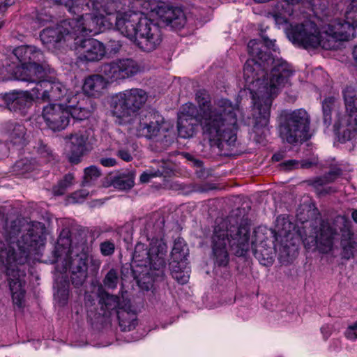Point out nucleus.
<instances>
[{
	"label": "nucleus",
	"instance_id": "nucleus-1",
	"mask_svg": "<svg viewBox=\"0 0 357 357\" xmlns=\"http://www.w3.org/2000/svg\"><path fill=\"white\" fill-rule=\"evenodd\" d=\"M263 43L251 40L248 44V50L252 59L247 60L243 68V76L247 83L256 84L257 91L252 95V116L255 126L265 127L268 125L272 101L280 88L284 86L293 74L291 66L281 59H275L262 50V47L277 51L275 40L261 36Z\"/></svg>",
	"mask_w": 357,
	"mask_h": 357
},
{
	"label": "nucleus",
	"instance_id": "nucleus-2",
	"mask_svg": "<svg viewBox=\"0 0 357 357\" xmlns=\"http://www.w3.org/2000/svg\"><path fill=\"white\" fill-rule=\"evenodd\" d=\"M195 100L199 107L197 122L203 135L211 145L220 150L234 146L237 140L238 105L227 98L215 100L211 104V96L205 89L196 92Z\"/></svg>",
	"mask_w": 357,
	"mask_h": 357
},
{
	"label": "nucleus",
	"instance_id": "nucleus-3",
	"mask_svg": "<svg viewBox=\"0 0 357 357\" xmlns=\"http://www.w3.org/2000/svg\"><path fill=\"white\" fill-rule=\"evenodd\" d=\"M94 3L91 0H67L65 7L77 17L63 20L54 26L44 29L40 34L41 41L47 48L61 49L64 44L76 40L77 35L89 31L96 32L97 17L91 11Z\"/></svg>",
	"mask_w": 357,
	"mask_h": 357
},
{
	"label": "nucleus",
	"instance_id": "nucleus-4",
	"mask_svg": "<svg viewBox=\"0 0 357 357\" xmlns=\"http://www.w3.org/2000/svg\"><path fill=\"white\" fill-rule=\"evenodd\" d=\"M250 227L246 222L229 228L227 220L216 219L211 236V248L218 266H226L229 261L228 244L238 257L247 253L250 248Z\"/></svg>",
	"mask_w": 357,
	"mask_h": 357
},
{
	"label": "nucleus",
	"instance_id": "nucleus-5",
	"mask_svg": "<svg viewBox=\"0 0 357 357\" xmlns=\"http://www.w3.org/2000/svg\"><path fill=\"white\" fill-rule=\"evenodd\" d=\"M71 240L68 231H63L57 240L54 250L56 261L63 263L62 271L70 272V280L75 287H81L87 278L88 254L79 248H71Z\"/></svg>",
	"mask_w": 357,
	"mask_h": 357
},
{
	"label": "nucleus",
	"instance_id": "nucleus-6",
	"mask_svg": "<svg viewBox=\"0 0 357 357\" xmlns=\"http://www.w3.org/2000/svg\"><path fill=\"white\" fill-rule=\"evenodd\" d=\"M288 37L294 43L305 49H316L321 47L329 50L339 48V42L335 38L337 36L328 30V24L324 26L321 30L310 20L291 25Z\"/></svg>",
	"mask_w": 357,
	"mask_h": 357
},
{
	"label": "nucleus",
	"instance_id": "nucleus-7",
	"mask_svg": "<svg viewBox=\"0 0 357 357\" xmlns=\"http://www.w3.org/2000/svg\"><path fill=\"white\" fill-rule=\"evenodd\" d=\"M146 232L148 240H151L149 248L147 249L144 243H137L135 248L133 259L135 262L139 263V266L158 271L157 275L159 276L163 274L166 267L167 245L161 237L162 230L160 226H158L153 231L151 225L148 224Z\"/></svg>",
	"mask_w": 357,
	"mask_h": 357
},
{
	"label": "nucleus",
	"instance_id": "nucleus-8",
	"mask_svg": "<svg viewBox=\"0 0 357 357\" xmlns=\"http://www.w3.org/2000/svg\"><path fill=\"white\" fill-rule=\"evenodd\" d=\"M278 122L280 136L288 144L302 143L310 138L311 117L304 109L282 110Z\"/></svg>",
	"mask_w": 357,
	"mask_h": 357
},
{
	"label": "nucleus",
	"instance_id": "nucleus-9",
	"mask_svg": "<svg viewBox=\"0 0 357 357\" xmlns=\"http://www.w3.org/2000/svg\"><path fill=\"white\" fill-rule=\"evenodd\" d=\"M48 65L45 61L20 66L12 56L6 57L0 63V80L15 79L20 81L36 83V86L44 79Z\"/></svg>",
	"mask_w": 357,
	"mask_h": 357
},
{
	"label": "nucleus",
	"instance_id": "nucleus-10",
	"mask_svg": "<svg viewBox=\"0 0 357 357\" xmlns=\"http://www.w3.org/2000/svg\"><path fill=\"white\" fill-rule=\"evenodd\" d=\"M147 93L142 89L132 88L116 95L114 100L113 114L122 119L135 115L145 105Z\"/></svg>",
	"mask_w": 357,
	"mask_h": 357
},
{
	"label": "nucleus",
	"instance_id": "nucleus-11",
	"mask_svg": "<svg viewBox=\"0 0 357 357\" xmlns=\"http://www.w3.org/2000/svg\"><path fill=\"white\" fill-rule=\"evenodd\" d=\"M162 38L163 33L159 22L146 17L142 20L132 41L142 51L151 52L160 47Z\"/></svg>",
	"mask_w": 357,
	"mask_h": 357
},
{
	"label": "nucleus",
	"instance_id": "nucleus-12",
	"mask_svg": "<svg viewBox=\"0 0 357 357\" xmlns=\"http://www.w3.org/2000/svg\"><path fill=\"white\" fill-rule=\"evenodd\" d=\"M33 96L43 101H61L65 106L70 102L78 103V95L68 92V89L60 82L43 80L33 89Z\"/></svg>",
	"mask_w": 357,
	"mask_h": 357
},
{
	"label": "nucleus",
	"instance_id": "nucleus-13",
	"mask_svg": "<svg viewBox=\"0 0 357 357\" xmlns=\"http://www.w3.org/2000/svg\"><path fill=\"white\" fill-rule=\"evenodd\" d=\"M338 229L337 225L334 223V219L322 220L314 231V236L305 238L304 241L305 247L310 248L312 245H315L320 252H331L333 248Z\"/></svg>",
	"mask_w": 357,
	"mask_h": 357
},
{
	"label": "nucleus",
	"instance_id": "nucleus-14",
	"mask_svg": "<svg viewBox=\"0 0 357 357\" xmlns=\"http://www.w3.org/2000/svg\"><path fill=\"white\" fill-rule=\"evenodd\" d=\"M346 20L335 19L328 23V30L332 31L339 47L342 41L349 40L354 37V29L357 27V0H352L345 13Z\"/></svg>",
	"mask_w": 357,
	"mask_h": 357
},
{
	"label": "nucleus",
	"instance_id": "nucleus-15",
	"mask_svg": "<svg viewBox=\"0 0 357 357\" xmlns=\"http://www.w3.org/2000/svg\"><path fill=\"white\" fill-rule=\"evenodd\" d=\"M141 70L138 62L131 58L116 59L109 63H103L100 72L107 79L116 81L131 77Z\"/></svg>",
	"mask_w": 357,
	"mask_h": 357
},
{
	"label": "nucleus",
	"instance_id": "nucleus-16",
	"mask_svg": "<svg viewBox=\"0 0 357 357\" xmlns=\"http://www.w3.org/2000/svg\"><path fill=\"white\" fill-rule=\"evenodd\" d=\"M90 33L89 31L77 35L76 40H73L70 43L64 44V47H71L74 45L79 54V59L85 61H98L104 58L106 54V47L103 43L94 38L79 39V36Z\"/></svg>",
	"mask_w": 357,
	"mask_h": 357
},
{
	"label": "nucleus",
	"instance_id": "nucleus-17",
	"mask_svg": "<svg viewBox=\"0 0 357 357\" xmlns=\"http://www.w3.org/2000/svg\"><path fill=\"white\" fill-rule=\"evenodd\" d=\"M136 130L139 137L147 139H155L160 136L167 139L169 137L168 124L157 112H149L142 116Z\"/></svg>",
	"mask_w": 357,
	"mask_h": 357
},
{
	"label": "nucleus",
	"instance_id": "nucleus-18",
	"mask_svg": "<svg viewBox=\"0 0 357 357\" xmlns=\"http://www.w3.org/2000/svg\"><path fill=\"white\" fill-rule=\"evenodd\" d=\"M146 16L131 10L116 13V29L124 36L132 40Z\"/></svg>",
	"mask_w": 357,
	"mask_h": 357
},
{
	"label": "nucleus",
	"instance_id": "nucleus-19",
	"mask_svg": "<svg viewBox=\"0 0 357 357\" xmlns=\"http://www.w3.org/2000/svg\"><path fill=\"white\" fill-rule=\"evenodd\" d=\"M334 223L337 225L342 233L340 245L342 249V257L349 259L354 256V250L357 247V241L351 228V221L346 215H337L334 218Z\"/></svg>",
	"mask_w": 357,
	"mask_h": 357
},
{
	"label": "nucleus",
	"instance_id": "nucleus-20",
	"mask_svg": "<svg viewBox=\"0 0 357 357\" xmlns=\"http://www.w3.org/2000/svg\"><path fill=\"white\" fill-rule=\"evenodd\" d=\"M43 117L50 129L61 130L68 125L70 112L65 105L50 104L43 108Z\"/></svg>",
	"mask_w": 357,
	"mask_h": 357
},
{
	"label": "nucleus",
	"instance_id": "nucleus-21",
	"mask_svg": "<svg viewBox=\"0 0 357 357\" xmlns=\"http://www.w3.org/2000/svg\"><path fill=\"white\" fill-rule=\"evenodd\" d=\"M156 15L160 22L175 29L183 28L186 22L184 12L179 8L160 2L155 8Z\"/></svg>",
	"mask_w": 357,
	"mask_h": 357
},
{
	"label": "nucleus",
	"instance_id": "nucleus-22",
	"mask_svg": "<svg viewBox=\"0 0 357 357\" xmlns=\"http://www.w3.org/2000/svg\"><path fill=\"white\" fill-rule=\"evenodd\" d=\"M6 275L13 302L18 307H22L26 294L24 289L26 274L18 268H8Z\"/></svg>",
	"mask_w": 357,
	"mask_h": 357
},
{
	"label": "nucleus",
	"instance_id": "nucleus-23",
	"mask_svg": "<svg viewBox=\"0 0 357 357\" xmlns=\"http://www.w3.org/2000/svg\"><path fill=\"white\" fill-rule=\"evenodd\" d=\"M3 100L10 111L24 116L32 105L33 97L27 91H13L6 93Z\"/></svg>",
	"mask_w": 357,
	"mask_h": 357
},
{
	"label": "nucleus",
	"instance_id": "nucleus-24",
	"mask_svg": "<svg viewBox=\"0 0 357 357\" xmlns=\"http://www.w3.org/2000/svg\"><path fill=\"white\" fill-rule=\"evenodd\" d=\"M89 133L87 131L79 132L70 137V151L69 161L78 164L81 158L89 150Z\"/></svg>",
	"mask_w": 357,
	"mask_h": 357
},
{
	"label": "nucleus",
	"instance_id": "nucleus-25",
	"mask_svg": "<svg viewBox=\"0 0 357 357\" xmlns=\"http://www.w3.org/2000/svg\"><path fill=\"white\" fill-rule=\"evenodd\" d=\"M14 59H17L20 66L29 63H37L45 61L43 52L33 45H21L15 48L13 51Z\"/></svg>",
	"mask_w": 357,
	"mask_h": 357
},
{
	"label": "nucleus",
	"instance_id": "nucleus-26",
	"mask_svg": "<svg viewBox=\"0 0 357 357\" xmlns=\"http://www.w3.org/2000/svg\"><path fill=\"white\" fill-rule=\"evenodd\" d=\"M2 132L8 141L15 146H24L29 142L25 126L15 121H7L2 126Z\"/></svg>",
	"mask_w": 357,
	"mask_h": 357
},
{
	"label": "nucleus",
	"instance_id": "nucleus-27",
	"mask_svg": "<svg viewBox=\"0 0 357 357\" xmlns=\"http://www.w3.org/2000/svg\"><path fill=\"white\" fill-rule=\"evenodd\" d=\"M341 175V170L336 169L331 170L322 176L307 180L308 185H312L319 196H324L328 194L334 193L336 190L333 187L324 188V185L333 182Z\"/></svg>",
	"mask_w": 357,
	"mask_h": 357
},
{
	"label": "nucleus",
	"instance_id": "nucleus-28",
	"mask_svg": "<svg viewBox=\"0 0 357 357\" xmlns=\"http://www.w3.org/2000/svg\"><path fill=\"white\" fill-rule=\"evenodd\" d=\"M341 175V170L336 169L331 170L322 176L307 180L308 185H312L319 196H324L328 194L334 193L336 190L333 187L324 188V185L333 182Z\"/></svg>",
	"mask_w": 357,
	"mask_h": 357
},
{
	"label": "nucleus",
	"instance_id": "nucleus-29",
	"mask_svg": "<svg viewBox=\"0 0 357 357\" xmlns=\"http://www.w3.org/2000/svg\"><path fill=\"white\" fill-rule=\"evenodd\" d=\"M45 231L44 224L33 222L29 226L26 234L22 236V242L26 247L36 249L38 246L43 244Z\"/></svg>",
	"mask_w": 357,
	"mask_h": 357
},
{
	"label": "nucleus",
	"instance_id": "nucleus-30",
	"mask_svg": "<svg viewBox=\"0 0 357 357\" xmlns=\"http://www.w3.org/2000/svg\"><path fill=\"white\" fill-rule=\"evenodd\" d=\"M345 107L348 114L347 131L349 132V139L354 137L357 130V100L351 96H345Z\"/></svg>",
	"mask_w": 357,
	"mask_h": 357
},
{
	"label": "nucleus",
	"instance_id": "nucleus-31",
	"mask_svg": "<svg viewBox=\"0 0 357 357\" xmlns=\"http://www.w3.org/2000/svg\"><path fill=\"white\" fill-rule=\"evenodd\" d=\"M88 101H89L88 99H83L82 101H79V98L78 97V103L68 102L65 107L68 109L70 116L79 121L88 119L92 112V107L87 106Z\"/></svg>",
	"mask_w": 357,
	"mask_h": 357
},
{
	"label": "nucleus",
	"instance_id": "nucleus-32",
	"mask_svg": "<svg viewBox=\"0 0 357 357\" xmlns=\"http://www.w3.org/2000/svg\"><path fill=\"white\" fill-rule=\"evenodd\" d=\"M106 86V82L102 75H93L85 79L83 91L89 96L99 95Z\"/></svg>",
	"mask_w": 357,
	"mask_h": 357
},
{
	"label": "nucleus",
	"instance_id": "nucleus-33",
	"mask_svg": "<svg viewBox=\"0 0 357 357\" xmlns=\"http://www.w3.org/2000/svg\"><path fill=\"white\" fill-rule=\"evenodd\" d=\"M117 317L119 326L123 331H130L135 328L137 324V314L128 308L123 307L117 310Z\"/></svg>",
	"mask_w": 357,
	"mask_h": 357
},
{
	"label": "nucleus",
	"instance_id": "nucleus-34",
	"mask_svg": "<svg viewBox=\"0 0 357 357\" xmlns=\"http://www.w3.org/2000/svg\"><path fill=\"white\" fill-rule=\"evenodd\" d=\"M192 121V119H188L185 116H178L177 128L178 135L181 137L189 138L195 134L197 126Z\"/></svg>",
	"mask_w": 357,
	"mask_h": 357
},
{
	"label": "nucleus",
	"instance_id": "nucleus-35",
	"mask_svg": "<svg viewBox=\"0 0 357 357\" xmlns=\"http://www.w3.org/2000/svg\"><path fill=\"white\" fill-rule=\"evenodd\" d=\"M135 175L131 172L120 173L114 176L111 180V184L115 188L127 190L134 185Z\"/></svg>",
	"mask_w": 357,
	"mask_h": 357
},
{
	"label": "nucleus",
	"instance_id": "nucleus-36",
	"mask_svg": "<svg viewBox=\"0 0 357 357\" xmlns=\"http://www.w3.org/2000/svg\"><path fill=\"white\" fill-rule=\"evenodd\" d=\"M187 245L183 238H178L174 241L171 252L172 261L170 264H179L186 259L188 255Z\"/></svg>",
	"mask_w": 357,
	"mask_h": 357
},
{
	"label": "nucleus",
	"instance_id": "nucleus-37",
	"mask_svg": "<svg viewBox=\"0 0 357 357\" xmlns=\"http://www.w3.org/2000/svg\"><path fill=\"white\" fill-rule=\"evenodd\" d=\"M99 302L101 305V309L104 310H120L123 307L121 305L119 296L109 294L107 292H103L102 294Z\"/></svg>",
	"mask_w": 357,
	"mask_h": 357
},
{
	"label": "nucleus",
	"instance_id": "nucleus-38",
	"mask_svg": "<svg viewBox=\"0 0 357 357\" xmlns=\"http://www.w3.org/2000/svg\"><path fill=\"white\" fill-rule=\"evenodd\" d=\"M74 176L73 174H66L63 179L59 181L57 185L53 187L52 191L54 195H63L68 188L73 183Z\"/></svg>",
	"mask_w": 357,
	"mask_h": 357
},
{
	"label": "nucleus",
	"instance_id": "nucleus-39",
	"mask_svg": "<svg viewBox=\"0 0 357 357\" xmlns=\"http://www.w3.org/2000/svg\"><path fill=\"white\" fill-rule=\"evenodd\" d=\"M171 273L172 277L181 284H185L189 279V274L188 271L181 269V264H170Z\"/></svg>",
	"mask_w": 357,
	"mask_h": 357
},
{
	"label": "nucleus",
	"instance_id": "nucleus-40",
	"mask_svg": "<svg viewBox=\"0 0 357 357\" xmlns=\"http://www.w3.org/2000/svg\"><path fill=\"white\" fill-rule=\"evenodd\" d=\"M119 282V275L117 269L112 268L105 275L102 283L105 287L109 289L116 288Z\"/></svg>",
	"mask_w": 357,
	"mask_h": 357
},
{
	"label": "nucleus",
	"instance_id": "nucleus-41",
	"mask_svg": "<svg viewBox=\"0 0 357 357\" xmlns=\"http://www.w3.org/2000/svg\"><path fill=\"white\" fill-rule=\"evenodd\" d=\"M335 107V98L333 97H328L324 99L322 103V109L324 114V119L325 122L331 121V113Z\"/></svg>",
	"mask_w": 357,
	"mask_h": 357
},
{
	"label": "nucleus",
	"instance_id": "nucleus-42",
	"mask_svg": "<svg viewBox=\"0 0 357 357\" xmlns=\"http://www.w3.org/2000/svg\"><path fill=\"white\" fill-rule=\"evenodd\" d=\"M291 10H287L282 3L278 2L275 4L271 11L268 14L275 18L276 21L284 20L286 13L291 14Z\"/></svg>",
	"mask_w": 357,
	"mask_h": 357
},
{
	"label": "nucleus",
	"instance_id": "nucleus-43",
	"mask_svg": "<svg viewBox=\"0 0 357 357\" xmlns=\"http://www.w3.org/2000/svg\"><path fill=\"white\" fill-rule=\"evenodd\" d=\"M275 227L281 236H287L290 232L292 225L287 218L279 216L276 219Z\"/></svg>",
	"mask_w": 357,
	"mask_h": 357
},
{
	"label": "nucleus",
	"instance_id": "nucleus-44",
	"mask_svg": "<svg viewBox=\"0 0 357 357\" xmlns=\"http://www.w3.org/2000/svg\"><path fill=\"white\" fill-rule=\"evenodd\" d=\"M100 176V170L95 166H91L84 169L83 179L84 185H90L91 183L96 180Z\"/></svg>",
	"mask_w": 357,
	"mask_h": 357
},
{
	"label": "nucleus",
	"instance_id": "nucleus-45",
	"mask_svg": "<svg viewBox=\"0 0 357 357\" xmlns=\"http://www.w3.org/2000/svg\"><path fill=\"white\" fill-rule=\"evenodd\" d=\"M198 112L196 109V107L192 103H187L182 107V111L179 116H185L188 119H192L197 121Z\"/></svg>",
	"mask_w": 357,
	"mask_h": 357
},
{
	"label": "nucleus",
	"instance_id": "nucleus-46",
	"mask_svg": "<svg viewBox=\"0 0 357 357\" xmlns=\"http://www.w3.org/2000/svg\"><path fill=\"white\" fill-rule=\"evenodd\" d=\"M100 250L103 256H110L115 250V245L113 241L107 240L100 244Z\"/></svg>",
	"mask_w": 357,
	"mask_h": 357
},
{
	"label": "nucleus",
	"instance_id": "nucleus-47",
	"mask_svg": "<svg viewBox=\"0 0 357 357\" xmlns=\"http://www.w3.org/2000/svg\"><path fill=\"white\" fill-rule=\"evenodd\" d=\"M162 172V170H155L153 165H152L149 169L142 174L140 181L142 183L149 182L151 178L159 176Z\"/></svg>",
	"mask_w": 357,
	"mask_h": 357
},
{
	"label": "nucleus",
	"instance_id": "nucleus-48",
	"mask_svg": "<svg viewBox=\"0 0 357 357\" xmlns=\"http://www.w3.org/2000/svg\"><path fill=\"white\" fill-rule=\"evenodd\" d=\"M344 335L349 340H355L357 339V321L347 328Z\"/></svg>",
	"mask_w": 357,
	"mask_h": 357
},
{
	"label": "nucleus",
	"instance_id": "nucleus-49",
	"mask_svg": "<svg viewBox=\"0 0 357 357\" xmlns=\"http://www.w3.org/2000/svg\"><path fill=\"white\" fill-rule=\"evenodd\" d=\"M153 165H154V169L155 170H162V172L160 174L159 176H161L164 175L165 174H167L169 169L168 164L166 161L162 160H154L152 162Z\"/></svg>",
	"mask_w": 357,
	"mask_h": 357
},
{
	"label": "nucleus",
	"instance_id": "nucleus-50",
	"mask_svg": "<svg viewBox=\"0 0 357 357\" xmlns=\"http://www.w3.org/2000/svg\"><path fill=\"white\" fill-rule=\"evenodd\" d=\"M122 47V45L119 40H110L108 41L107 44V50L109 51L110 53L112 54H116L118 53L121 48Z\"/></svg>",
	"mask_w": 357,
	"mask_h": 357
},
{
	"label": "nucleus",
	"instance_id": "nucleus-51",
	"mask_svg": "<svg viewBox=\"0 0 357 357\" xmlns=\"http://www.w3.org/2000/svg\"><path fill=\"white\" fill-rule=\"evenodd\" d=\"M281 167L284 170H292L300 167V162L296 160H289L280 164Z\"/></svg>",
	"mask_w": 357,
	"mask_h": 357
},
{
	"label": "nucleus",
	"instance_id": "nucleus-52",
	"mask_svg": "<svg viewBox=\"0 0 357 357\" xmlns=\"http://www.w3.org/2000/svg\"><path fill=\"white\" fill-rule=\"evenodd\" d=\"M116 155L123 160L130 162L132 160L130 153L126 149H120L118 151Z\"/></svg>",
	"mask_w": 357,
	"mask_h": 357
},
{
	"label": "nucleus",
	"instance_id": "nucleus-53",
	"mask_svg": "<svg viewBox=\"0 0 357 357\" xmlns=\"http://www.w3.org/2000/svg\"><path fill=\"white\" fill-rule=\"evenodd\" d=\"M100 163L104 167H114L117 164L116 160L114 158H100Z\"/></svg>",
	"mask_w": 357,
	"mask_h": 357
},
{
	"label": "nucleus",
	"instance_id": "nucleus-54",
	"mask_svg": "<svg viewBox=\"0 0 357 357\" xmlns=\"http://www.w3.org/2000/svg\"><path fill=\"white\" fill-rule=\"evenodd\" d=\"M101 264V261L98 259H91V271L96 274Z\"/></svg>",
	"mask_w": 357,
	"mask_h": 357
},
{
	"label": "nucleus",
	"instance_id": "nucleus-55",
	"mask_svg": "<svg viewBox=\"0 0 357 357\" xmlns=\"http://www.w3.org/2000/svg\"><path fill=\"white\" fill-rule=\"evenodd\" d=\"M15 3V0H4L3 2H2L0 4V10L5 11L8 7L12 6Z\"/></svg>",
	"mask_w": 357,
	"mask_h": 357
},
{
	"label": "nucleus",
	"instance_id": "nucleus-56",
	"mask_svg": "<svg viewBox=\"0 0 357 357\" xmlns=\"http://www.w3.org/2000/svg\"><path fill=\"white\" fill-rule=\"evenodd\" d=\"M38 151L43 157H48L52 154L51 151L47 146L40 147Z\"/></svg>",
	"mask_w": 357,
	"mask_h": 357
},
{
	"label": "nucleus",
	"instance_id": "nucleus-57",
	"mask_svg": "<svg viewBox=\"0 0 357 357\" xmlns=\"http://www.w3.org/2000/svg\"><path fill=\"white\" fill-rule=\"evenodd\" d=\"M186 158L188 160H190L192 162H193L194 165L198 167H200L202 166V162L197 160V159H195L194 158L192 155H190V154H187L186 155Z\"/></svg>",
	"mask_w": 357,
	"mask_h": 357
},
{
	"label": "nucleus",
	"instance_id": "nucleus-58",
	"mask_svg": "<svg viewBox=\"0 0 357 357\" xmlns=\"http://www.w3.org/2000/svg\"><path fill=\"white\" fill-rule=\"evenodd\" d=\"M321 330L324 337H328L331 335V328L329 325L322 326Z\"/></svg>",
	"mask_w": 357,
	"mask_h": 357
},
{
	"label": "nucleus",
	"instance_id": "nucleus-59",
	"mask_svg": "<svg viewBox=\"0 0 357 357\" xmlns=\"http://www.w3.org/2000/svg\"><path fill=\"white\" fill-rule=\"evenodd\" d=\"M312 165H313V163L312 162L303 161V162H300V167L307 169V168L311 167L312 166Z\"/></svg>",
	"mask_w": 357,
	"mask_h": 357
},
{
	"label": "nucleus",
	"instance_id": "nucleus-60",
	"mask_svg": "<svg viewBox=\"0 0 357 357\" xmlns=\"http://www.w3.org/2000/svg\"><path fill=\"white\" fill-rule=\"evenodd\" d=\"M352 56L356 63H357V45L354 47Z\"/></svg>",
	"mask_w": 357,
	"mask_h": 357
},
{
	"label": "nucleus",
	"instance_id": "nucleus-61",
	"mask_svg": "<svg viewBox=\"0 0 357 357\" xmlns=\"http://www.w3.org/2000/svg\"><path fill=\"white\" fill-rule=\"evenodd\" d=\"M284 2H286L288 5H294L297 4L299 2H301L302 0H283Z\"/></svg>",
	"mask_w": 357,
	"mask_h": 357
},
{
	"label": "nucleus",
	"instance_id": "nucleus-62",
	"mask_svg": "<svg viewBox=\"0 0 357 357\" xmlns=\"http://www.w3.org/2000/svg\"><path fill=\"white\" fill-rule=\"evenodd\" d=\"M273 160L275 161H280L282 158V155L280 153H275L273 155Z\"/></svg>",
	"mask_w": 357,
	"mask_h": 357
},
{
	"label": "nucleus",
	"instance_id": "nucleus-63",
	"mask_svg": "<svg viewBox=\"0 0 357 357\" xmlns=\"http://www.w3.org/2000/svg\"><path fill=\"white\" fill-rule=\"evenodd\" d=\"M351 217L354 221L357 223V209L353 210Z\"/></svg>",
	"mask_w": 357,
	"mask_h": 357
},
{
	"label": "nucleus",
	"instance_id": "nucleus-64",
	"mask_svg": "<svg viewBox=\"0 0 357 357\" xmlns=\"http://www.w3.org/2000/svg\"><path fill=\"white\" fill-rule=\"evenodd\" d=\"M345 96H351L354 100H357V98H355L354 96H353L350 93V92H344V98H345Z\"/></svg>",
	"mask_w": 357,
	"mask_h": 357
}]
</instances>
